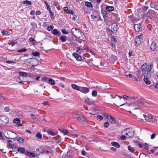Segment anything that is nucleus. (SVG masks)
<instances>
[{"label": "nucleus", "instance_id": "nucleus-1", "mask_svg": "<svg viewBox=\"0 0 158 158\" xmlns=\"http://www.w3.org/2000/svg\"><path fill=\"white\" fill-rule=\"evenodd\" d=\"M71 32L75 37L82 40H85L86 37L84 33L80 29L73 28L71 29Z\"/></svg>", "mask_w": 158, "mask_h": 158}, {"label": "nucleus", "instance_id": "nucleus-2", "mask_svg": "<svg viewBox=\"0 0 158 158\" xmlns=\"http://www.w3.org/2000/svg\"><path fill=\"white\" fill-rule=\"evenodd\" d=\"M153 67V64H151L148 65L146 69L143 73H142L144 77H151L152 73L154 71Z\"/></svg>", "mask_w": 158, "mask_h": 158}, {"label": "nucleus", "instance_id": "nucleus-3", "mask_svg": "<svg viewBox=\"0 0 158 158\" xmlns=\"http://www.w3.org/2000/svg\"><path fill=\"white\" fill-rule=\"evenodd\" d=\"M134 131L131 128H127L124 130L122 133L125 135L127 137L132 138L134 136Z\"/></svg>", "mask_w": 158, "mask_h": 158}, {"label": "nucleus", "instance_id": "nucleus-4", "mask_svg": "<svg viewBox=\"0 0 158 158\" xmlns=\"http://www.w3.org/2000/svg\"><path fill=\"white\" fill-rule=\"evenodd\" d=\"M9 121V118L6 116H0V126H3L6 125Z\"/></svg>", "mask_w": 158, "mask_h": 158}, {"label": "nucleus", "instance_id": "nucleus-5", "mask_svg": "<svg viewBox=\"0 0 158 158\" xmlns=\"http://www.w3.org/2000/svg\"><path fill=\"white\" fill-rule=\"evenodd\" d=\"M143 116L145 118V120L148 122L153 123L154 117L150 114H147V115L143 114Z\"/></svg>", "mask_w": 158, "mask_h": 158}, {"label": "nucleus", "instance_id": "nucleus-6", "mask_svg": "<svg viewBox=\"0 0 158 158\" xmlns=\"http://www.w3.org/2000/svg\"><path fill=\"white\" fill-rule=\"evenodd\" d=\"M116 97H117L118 98L115 100V103H114L116 106L119 107L123 106L125 104V103L122 104L121 102V99L123 98L122 97L118 96V95H115L114 98H116Z\"/></svg>", "mask_w": 158, "mask_h": 158}, {"label": "nucleus", "instance_id": "nucleus-7", "mask_svg": "<svg viewBox=\"0 0 158 158\" xmlns=\"http://www.w3.org/2000/svg\"><path fill=\"white\" fill-rule=\"evenodd\" d=\"M142 35L141 34L137 36L135 39V45L136 46H139L141 43V40H142Z\"/></svg>", "mask_w": 158, "mask_h": 158}, {"label": "nucleus", "instance_id": "nucleus-8", "mask_svg": "<svg viewBox=\"0 0 158 158\" xmlns=\"http://www.w3.org/2000/svg\"><path fill=\"white\" fill-rule=\"evenodd\" d=\"M31 61H30L31 62L32 66H35L39 64V61L37 59H29L27 60H31Z\"/></svg>", "mask_w": 158, "mask_h": 158}, {"label": "nucleus", "instance_id": "nucleus-9", "mask_svg": "<svg viewBox=\"0 0 158 158\" xmlns=\"http://www.w3.org/2000/svg\"><path fill=\"white\" fill-rule=\"evenodd\" d=\"M150 48L152 51L157 50H158V46L155 42H153L150 46Z\"/></svg>", "mask_w": 158, "mask_h": 158}, {"label": "nucleus", "instance_id": "nucleus-10", "mask_svg": "<svg viewBox=\"0 0 158 158\" xmlns=\"http://www.w3.org/2000/svg\"><path fill=\"white\" fill-rule=\"evenodd\" d=\"M80 91L84 94H87L89 91V89L86 87H80Z\"/></svg>", "mask_w": 158, "mask_h": 158}, {"label": "nucleus", "instance_id": "nucleus-11", "mask_svg": "<svg viewBox=\"0 0 158 158\" xmlns=\"http://www.w3.org/2000/svg\"><path fill=\"white\" fill-rule=\"evenodd\" d=\"M77 120L81 122L85 123L86 122V119L83 116L81 115H77Z\"/></svg>", "mask_w": 158, "mask_h": 158}, {"label": "nucleus", "instance_id": "nucleus-12", "mask_svg": "<svg viewBox=\"0 0 158 158\" xmlns=\"http://www.w3.org/2000/svg\"><path fill=\"white\" fill-rule=\"evenodd\" d=\"M107 118L109 121L112 124H114L116 122V119L115 118L110 116H109V117H107Z\"/></svg>", "mask_w": 158, "mask_h": 158}, {"label": "nucleus", "instance_id": "nucleus-13", "mask_svg": "<svg viewBox=\"0 0 158 158\" xmlns=\"http://www.w3.org/2000/svg\"><path fill=\"white\" fill-rule=\"evenodd\" d=\"M154 12L153 11H148L146 14V16L149 18L152 19L154 17Z\"/></svg>", "mask_w": 158, "mask_h": 158}, {"label": "nucleus", "instance_id": "nucleus-14", "mask_svg": "<svg viewBox=\"0 0 158 158\" xmlns=\"http://www.w3.org/2000/svg\"><path fill=\"white\" fill-rule=\"evenodd\" d=\"M73 55L75 57L76 60L78 61H80L82 59L81 57L77 53H74L73 54Z\"/></svg>", "mask_w": 158, "mask_h": 158}, {"label": "nucleus", "instance_id": "nucleus-15", "mask_svg": "<svg viewBox=\"0 0 158 158\" xmlns=\"http://www.w3.org/2000/svg\"><path fill=\"white\" fill-rule=\"evenodd\" d=\"M47 132L49 135H52L54 136L56 135L57 132L56 131H53L51 130H48L47 131Z\"/></svg>", "mask_w": 158, "mask_h": 158}, {"label": "nucleus", "instance_id": "nucleus-16", "mask_svg": "<svg viewBox=\"0 0 158 158\" xmlns=\"http://www.w3.org/2000/svg\"><path fill=\"white\" fill-rule=\"evenodd\" d=\"M85 102L88 105H92L94 103V101L92 99L87 98L85 99Z\"/></svg>", "mask_w": 158, "mask_h": 158}, {"label": "nucleus", "instance_id": "nucleus-17", "mask_svg": "<svg viewBox=\"0 0 158 158\" xmlns=\"http://www.w3.org/2000/svg\"><path fill=\"white\" fill-rule=\"evenodd\" d=\"M148 66V65L146 63H144L141 66V69L142 73H143V72L146 69Z\"/></svg>", "mask_w": 158, "mask_h": 158}, {"label": "nucleus", "instance_id": "nucleus-18", "mask_svg": "<svg viewBox=\"0 0 158 158\" xmlns=\"http://www.w3.org/2000/svg\"><path fill=\"white\" fill-rule=\"evenodd\" d=\"M4 135L7 138H10V132L9 130L6 129L4 132Z\"/></svg>", "mask_w": 158, "mask_h": 158}, {"label": "nucleus", "instance_id": "nucleus-19", "mask_svg": "<svg viewBox=\"0 0 158 158\" xmlns=\"http://www.w3.org/2000/svg\"><path fill=\"white\" fill-rule=\"evenodd\" d=\"M51 33L54 35H58V36H60L61 35L60 32L56 29H54Z\"/></svg>", "mask_w": 158, "mask_h": 158}, {"label": "nucleus", "instance_id": "nucleus-20", "mask_svg": "<svg viewBox=\"0 0 158 158\" xmlns=\"http://www.w3.org/2000/svg\"><path fill=\"white\" fill-rule=\"evenodd\" d=\"M141 25L140 24H135L134 25V28L136 31H139L140 30Z\"/></svg>", "mask_w": 158, "mask_h": 158}, {"label": "nucleus", "instance_id": "nucleus-21", "mask_svg": "<svg viewBox=\"0 0 158 158\" xmlns=\"http://www.w3.org/2000/svg\"><path fill=\"white\" fill-rule=\"evenodd\" d=\"M129 106L130 107H133L132 108V109L133 110L139 109V106H137L135 104H129Z\"/></svg>", "mask_w": 158, "mask_h": 158}, {"label": "nucleus", "instance_id": "nucleus-22", "mask_svg": "<svg viewBox=\"0 0 158 158\" xmlns=\"http://www.w3.org/2000/svg\"><path fill=\"white\" fill-rule=\"evenodd\" d=\"M18 151L20 153L25 154V149L23 147L19 148H18Z\"/></svg>", "mask_w": 158, "mask_h": 158}, {"label": "nucleus", "instance_id": "nucleus-23", "mask_svg": "<svg viewBox=\"0 0 158 158\" xmlns=\"http://www.w3.org/2000/svg\"><path fill=\"white\" fill-rule=\"evenodd\" d=\"M71 86L73 89L79 91L81 86H79L77 85L74 84H72L71 85Z\"/></svg>", "mask_w": 158, "mask_h": 158}, {"label": "nucleus", "instance_id": "nucleus-24", "mask_svg": "<svg viewBox=\"0 0 158 158\" xmlns=\"http://www.w3.org/2000/svg\"><path fill=\"white\" fill-rule=\"evenodd\" d=\"M118 25L117 24L114 23L111 25V29H112L114 31H117L118 30Z\"/></svg>", "mask_w": 158, "mask_h": 158}, {"label": "nucleus", "instance_id": "nucleus-25", "mask_svg": "<svg viewBox=\"0 0 158 158\" xmlns=\"http://www.w3.org/2000/svg\"><path fill=\"white\" fill-rule=\"evenodd\" d=\"M59 39L62 42H65L67 40V37L64 35H62L60 38Z\"/></svg>", "mask_w": 158, "mask_h": 158}, {"label": "nucleus", "instance_id": "nucleus-26", "mask_svg": "<svg viewBox=\"0 0 158 158\" xmlns=\"http://www.w3.org/2000/svg\"><path fill=\"white\" fill-rule=\"evenodd\" d=\"M139 158H149V156L147 154L141 153L139 155Z\"/></svg>", "mask_w": 158, "mask_h": 158}, {"label": "nucleus", "instance_id": "nucleus-27", "mask_svg": "<svg viewBox=\"0 0 158 158\" xmlns=\"http://www.w3.org/2000/svg\"><path fill=\"white\" fill-rule=\"evenodd\" d=\"M111 144L113 146L117 148H119L120 147V144L116 142H113L111 143Z\"/></svg>", "mask_w": 158, "mask_h": 158}, {"label": "nucleus", "instance_id": "nucleus-28", "mask_svg": "<svg viewBox=\"0 0 158 158\" xmlns=\"http://www.w3.org/2000/svg\"><path fill=\"white\" fill-rule=\"evenodd\" d=\"M15 79L16 81L19 83L21 84H23V82L21 81L20 78V77L19 76H17V77H15Z\"/></svg>", "mask_w": 158, "mask_h": 158}, {"label": "nucleus", "instance_id": "nucleus-29", "mask_svg": "<svg viewBox=\"0 0 158 158\" xmlns=\"http://www.w3.org/2000/svg\"><path fill=\"white\" fill-rule=\"evenodd\" d=\"M19 75L23 77H26L27 76V73L23 72H19Z\"/></svg>", "mask_w": 158, "mask_h": 158}, {"label": "nucleus", "instance_id": "nucleus-30", "mask_svg": "<svg viewBox=\"0 0 158 158\" xmlns=\"http://www.w3.org/2000/svg\"><path fill=\"white\" fill-rule=\"evenodd\" d=\"M150 78V77H144V78L143 79V80L148 85H149L151 83V81L148 79V78Z\"/></svg>", "mask_w": 158, "mask_h": 158}, {"label": "nucleus", "instance_id": "nucleus-31", "mask_svg": "<svg viewBox=\"0 0 158 158\" xmlns=\"http://www.w3.org/2000/svg\"><path fill=\"white\" fill-rule=\"evenodd\" d=\"M114 7L111 6H107L106 7V10L109 11H111L114 10Z\"/></svg>", "mask_w": 158, "mask_h": 158}, {"label": "nucleus", "instance_id": "nucleus-32", "mask_svg": "<svg viewBox=\"0 0 158 158\" xmlns=\"http://www.w3.org/2000/svg\"><path fill=\"white\" fill-rule=\"evenodd\" d=\"M48 83L52 85H54L55 83L54 81L52 78H49L48 79Z\"/></svg>", "mask_w": 158, "mask_h": 158}, {"label": "nucleus", "instance_id": "nucleus-33", "mask_svg": "<svg viewBox=\"0 0 158 158\" xmlns=\"http://www.w3.org/2000/svg\"><path fill=\"white\" fill-rule=\"evenodd\" d=\"M11 131L12 132V134H11V137H10V139H14L16 138L17 137V134L14 132L13 131Z\"/></svg>", "mask_w": 158, "mask_h": 158}, {"label": "nucleus", "instance_id": "nucleus-34", "mask_svg": "<svg viewBox=\"0 0 158 158\" xmlns=\"http://www.w3.org/2000/svg\"><path fill=\"white\" fill-rule=\"evenodd\" d=\"M17 144L14 143V144H10V148H11L12 149H15L17 148Z\"/></svg>", "mask_w": 158, "mask_h": 158}, {"label": "nucleus", "instance_id": "nucleus-35", "mask_svg": "<svg viewBox=\"0 0 158 158\" xmlns=\"http://www.w3.org/2000/svg\"><path fill=\"white\" fill-rule=\"evenodd\" d=\"M13 122L15 123L18 124L20 122V120L19 118H15L13 121Z\"/></svg>", "mask_w": 158, "mask_h": 158}, {"label": "nucleus", "instance_id": "nucleus-36", "mask_svg": "<svg viewBox=\"0 0 158 158\" xmlns=\"http://www.w3.org/2000/svg\"><path fill=\"white\" fill-rule=\"evenodd\" d=\"M85 5L89 7H91L93 6L91 3L89 2H86Z\"/></svg>", "mask_w": 158, "mask_h": 158}, {"label": "nucleus", "instance_id": "nucleus-37", "mask_svg": "<svg viewBox=\"0 0 158 158\" xmlns=\"http://www.w3.org/2000/svg\"><path fill=\"white\" fill-rule=\"evenodd\" d=\"M2 34L6 35H9V32L7 31L6 30L2 31Z\"/></svg>", "mask_w": 158, "mask_h": 158}, {"label": "nucleus", "instance_id": "nucleus-38", "mask_svg": "<svg viewBox=\"0 0 158 158\" xmlns=\"http://www.w3.org/2000/svg\"><path fill=\"white\" fill-rule=\"evenodd\" d=\"M128 149L131 152H133L135 151V149L130 146H128Z\"/></svg>", "mask_w": 158, "mask_h": 158}, {"label": "nucleus", "instance_id": "nucleus-39", "mask_svg": "<svg viewBox=\"0 0 158 158\" xmlns=\"http://www.w3.org/2000/svg\"><path fill=\"white\" fill-rule=\"evenodd\" d=\"M36 136L38 139H41L42 138V135L40 132L36 134Z\"/></svg>", "mask_w": 158, "mask_h": 158}, {"label": "nucleus", "instance_id": "nucleus-40", "mask_svg": "<svg viewBox=\"0 0 158 158\" xmlns=\"http://www.w3.org/2000/svg\"><path fill=\"white\" fill-rule=\"evenodd\" d=\"M23 3L24 4H27V5H29L31 4V2L28 0L24 1L23 2Z\"/></svg>", "mask_w": 158, "mask_h": 158}, {"label": "nucleus", "instance_id": "nucleus-41", "mask_svg": "<svg viewBox=\"0 0 158 158\" xmlns=\"http://www.w3.org/2000/svg\"><path fill=\"white\" fill-rule=\"evenodd\" d=\"M49 13L51 19H54L55 18V16L53 13L51 11H50Z\"/></svg>", "mask_w": 158, "mask_h": 158}, {"label": "nucleus", "instance_id": "nucleus-42", "mask_svg": "<svg viewBox=\"0 0 158 158\" xmlns=\"http://www.w3.org/2000/svg\"><path fill=\"white\" fill-rule=\"evenodd\" d=\"M27 156L30 157H34L35 156V154L31 152H28L27 153Z\"/></svg>", "mask_w": 158, "mask_h": 158}, {"label": "nucleus", "instance_id": "nucleus-43", "mask_svg": "<svg viewBox=\"0 0 158 158\" xmlns=\"http://www.w3.org/2000/svg\"><path fill=\"white\" fill-rule=\"evenodd\" d=\"M32 54L34 56H40V53L39 52H32Z\"/></svg>", "mask_w": 158, "mask_h": 158}, {"label": "nucleus", "instance_id": "nucleus-44", "mask_svg": "<svg viewBox=\"0 0 158 158\" xmlns=\"http://www.w3.org/2000/svg\"><path fill=\"white\" fill-rule=\"evenodd\" d=\"M17 140L20 143H23L24 142V139L21 137H19L17 138Z\"/></svg>", "mask_w": 158, "mask_h": 158}, {"label": "nucleus", "instance_id": "nucleus-45", "mask_svg": "<svg viewBox=\"0 0 158 158\" xmlns=\"http://www.w3.org/2000/svg\"><path fill=\"white\" fill-rule=\"evenodd\" d=\"M66 158H72L71 155H70V153L69 152H67V153L66 156H65Z\"/></svg>", "mask_w": 158, "mask_h": 158}, {"label": "nucleus", "instance_id": "nucleus-46", "mask_svg": "<svg viewBox=\"0 0 158 158\" xmlns=\"http://www.w3.org/2000/svg\"><path fill=\"white\" fill-rule=\"evenodd\" d=\"M60 131L61 132L64 133L65 134H67L69 132L68 130L65 129L61 130Z\"/></svg>", "mask_w": 158, "mask_h": 158}, {"label": "nucleus", "instance_id": "nucleus-47", "mask_svg": "<svg viewBox=\"0 0 158 158\" xmlns=\"http://www.w3.org/2000/svg\"><path fill=\"white\" fill-rule=\"evenodd\" d=\"M27 51V49L26 48H23L21 49H19L17 51V52H26Z\"/></svg>", "mask_w": 158, "mask_h": 158}, {"label": "nucleus", "instance_id": "nucleus-48", "mask_svg": "<svg viewBox=\"0 0 158 158\" xmlns=\"http://www.w3.org/2000/svg\"><path fill=\"white\" fill-rule=\"evenodd\" d=\"M97 92L95 90L93 91L92 93V95L94 97H96L97 95Z\"/></svg>", "mask_w": 158, "mask_h": 158}, {"label": "nucleus", "instance_id": "nucleus-49", "mask_svg": "<svg viewBox=\"0 0 158 158\" xmlns=\"http://www.w3.org/2000/svg\"><path fill=\"white\" fill-rule=\"evenodd\" d=\"M84 46L82 47V48H81V47H82V46H81V50H85V49H87V50H89V49H88V48H87V47L84 44Z\"/></svg>", "mask_w": 158, "mask_h": 158}, {"label": "nucleus", "instance_id": "nucleus-50", "mask_svg": "<svg viewBox=\"0 0 158 158\" xmlns=\"http://www.w3.org/2000/svg\"><path fill=\"white\" fill-rule=\"evenodd\" d=\"M97 119H99V121H101L103 119V117L101 115H98L97 116Z\"/></svg>", "mask_w": 158, "mask_h": 158}, {"label": "nucleus", "instance_id": "nucleus-51", "mask_svg": "<svg viewBox=\"0 0 158 158\" xmlns=\"http://www.w3.org/2000/svg\"><path fill=\"white\" fill-rule=\"evenodd\" d=\"M62 32L63 33L65 34H68L69 33L68 31L65 29H63L62 30Z\"/></svg>", "mask_w": 158, "mask_h": 158}, {"label": "nucleus", "instance_id": "nucleus-52", "mask_svg": "<svg viewBox=\"0 0 158 158\" xmlns=\"http://www.w3.org/2000/svg\"><path fill=\"white\" fill-rule=\"evenodd\" d=\"M64 11L66 13H68L69 10H68V8L67 7H65L64 8Z\"/></svg>", "mask_w": 158, "mask_h": 158}, {"label": "nucleus", "instance_id": "nucleus-53", "mask_svg": "<svg viewBox=\"0 0 158 158\" xmlns=\"http://www.w3.org/2000/svg\"><path fill=\"white\" fill-rule=\"evenodd\" d=\"M102 115V117H103L104 118H105L106 119L107 118V117L109 116L106 115V114L105 113H103Z\"/></svg>", "mask_w": 158, "mask_h": 158}, {"label": "nucleus", "instance_id": "nucleus-54", "mask_svg": "<svg viewBox=\"0 0 158 158\" xmlns=\"http://www.w3.org/2000/svg\"><path fill=\"white\" fill-rule=\"evenodd\" d=\"M109 125V123L107 122H105L104 124V126L106 127H108Z\"/></svg>", "mask_w": 158, "mask_h": 158}, {"label": "nucleus", "instance_id": "nucleus-55", "mask_svg": "<svg viewBox=\"0 0 158 158\" xmlns=\"http://www.w3.org/2000/svg\"><path fill=\"white\" fill-rule=\"evenodd\" d=\"M49 78H48V77H43L41 79L43 80V81H48V79H49Z\"/></svg>", "mask_w": 158, "mask_h": 158}, {"label": "nucleus", "instance_id": "nucleus-56", "mask_svg": "<svg viewBox=\"0 0 158 158\" xmlns=\"http://www.w3.org/2000/svg\"><path fill=\"white\" fill-rule=\"evenodd\" d=\"M156 135V134L155 133H154L153 134H152L151 136V138L152 139H154Z\"/></svg>", "mask_w": 158, "mask_h": 158}, {"label": "nucleus", "instance_id": "nucleus-57", "mask_svg": "<svg viewBox=\"0 0 158 158\" xmlns=\"http://www.w3.org/2000/svg\"><path fill=\"white\" fill-rule=\"evenodd\" d=\"M35 10H32L31 11L30 13V14L31 15H33L35 13Z\"/></svg>", "mask_w": 158, "mask_h": 158}, {"label": "nucleus", "instance_id": "nucleus-58", "mask_svg": "<svg viewBox=\"0 0 158 158\" xmlns=\"http://www.w3.org/2000/svg\"><path fill=\"white\" fill-rule=\"evenodd\" d=\"M10 110V108L9 106L6 107L5 108V110L6 112H9Z\"/></svg>", "mask_w": 158, "mask_h": 158}, {"label": "nucleus", "instance_id": "nucleus-59", "mask_svg": "<svg viewBox=\"0 0 158 158\" xmlns=\"http://www.w3.org/2000/svg\"><path fill=\"white\" fill-rule=\"evenodd\" d=\"M135 96H133V97H132L131 96H129V101H131L132 100L134 99L135 98Z\"/></svg>", "mask_w": 158, "mask_h": 158}, {"label": "nucleus", "instance_id": "nucleus-60", "mask_svg": "<svg viewBox=\"0 0 158 158\" xmlns=\"http://www.w3.org/2000/svg\"><path fill=\"white\" fill-rule=\"evenodd\" d=\"M123 98L124 100H129V96H127L126 95H124L123 96Z\"/></svg>", "mask_w": 158, "mask_h": 158}, {"label": "nucleus", "instance_id": "nucleus-61", "mask_svg": "<svg viewBox=\"0 0 158 158\" xmlns=\"http://www.w3.org/2000/svg\"><path fill=\"white\" fill-rule=\"evenodd\" d=\"M53 27L52 26H48V31H50L53 29Z\"/></svg>", "mask_w": 158, "mask_h": 158}, {"label": "nucleus", "instance_id": "nucleus-62", "mask_svg": "<svg viewBox=\"0 0 158 158\" xmlns=\"http://www.w3.org/2000/svg\"><path fill=\"white\" fill-rule=\"evenodd\" d=\"M17 43V42L16 40H13L12 41L10 42V44H15Z\"/></svg>", "mask_w": 158, "mask_h": 158}, {"label": "nucleus", "instance_id": "nucleus-63", "mask_svg": "<svg viewBox=\"0 0 158 158\" xmlns=\"http://www.w3.org/2000/svg\"><path fill=\"white\" fill-rule=\"evenodd\" d=\"M111 40L112 41H114L115 42H117V40L114 36H113L112 38H111Z\"/></svg>", "mask_w": 158, "mask_h": 158}, {"label": "nucleus", "instance_id": "nucleus-64", "mask_svg": "<svg viewBox=\"0 0 158 158\" xmlns=\"http://www.w3.org/2000/svg\"><path fill=\"white\" fill-rule=\"evenodd\" d=\"M120 138L121 139L124 140L126 139V137L125 136V135H123L120 137Z\"/></svg>", "mask_w": 158, "mask_h": 158}]
</instances>
